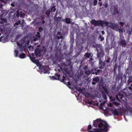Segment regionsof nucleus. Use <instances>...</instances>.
Here are the masks:
<instances>
[{
    "mask_svg": "<svg viewBox=\"0 0 132 132\" xmlns=\"http://www.w3.org/2000/svg\"><path fill=\"white\" fill-rule=\"evenodd\" d=\"M49 67L46 66L44 65L42 67L41 69V71L44 73H47L48 72Z\"/></svg>",
    "mask_w": 132,
    "mask_h": 132,
    "instance_id": "3",
    "label": "nucleus"
},
{
    "mask_svg": "<svg viewBox=\"0 0 132 132\" xmlns=\"http://www.w3.org/2000/svg\"><path fill=\"white\" fill-rule=\"evenodd\" d=\"M42 52L40 49L38 48H36L35 51V54L36 56L37 57H39L41 56L40 52Z\"/></svg>",
    "mask_w": 132,
    "mask_h": 132,
    "instance_id": "4",
    "label": "nucleus"
},
{
    "mask_svg": "<svg viewBox=\"0 0 132 132\" xmlns=\"http://www.w3.org/2000/svg\"><path fill=\"white\" fill-rule=\"evenodd\" d=\"M119 11L118 10V7L117 5H114L113 7V14L115 15L117 14H118Z\"/></svg>",
    "mask_w": 132,
    "mask_h": 132,
    "instance_id": "8",
    "label": "nucleus"
},
{
    "mask_svg": "<svg viewBox=\"0 0 132 132\" xmlns=\"http://www.w3.org/2000/svg\"><path fill=\"white\" fill-rule=\"evenodd\" d=\"M43 30V28L41 27H40L39 28V31L40 32H42Z\"/></svg>",
    "mask_w": 132,
    "mask_h": 132,
    "instance_id": "36",
    "label": "nucleus"
},
{
    "mask_svg": "<svg viewBox=\"0 0 132 132\" xmlns=\"http://www.w3.org/2000/svg\"><path fill=\"white\" fill-rule=\"evenodd\" d=\"M119 44L121 45L122 47H125L126 45V41L125 40H122L119 43Z\"/></svg>",
    "mask_w": 132,
    "mask_h": 132,
    "instance_id": "14",
    "label": "nucleus"
},
{
    "mask_svg": "<svg viewBox=\"0 0 132 132\" xmlns=\"http://www.w3.org/2000/svg\"><path fill=\"white\" fill-rule=\"evenodd\" d=\"M91 23L95 26H100L101 27L106 26L110 23L109 21L106 22L105 21L101 20H98L96 21L95 20H92Z\"/></svg>",
    "mask_w": 132,
    "mask_h": 132,
    "instance_id": "2",
    "label": "nucleus"
},
{
    "mask_svg": "<svg viewBox=\"0 0 132 132\" xmlns=\"http://www.w3.org/2000/svg\"><path fill=\"white\" fill-rule=\"evenodd\" d=\"M88 68V66L87 65L85 66L83 68V69L85 70H87V68Z\"/></svg>",
    "mask_w": 132,
    "mask_h": 132,
    "instance_id": "45",
    "label": "nucleus"
},
{
    "mask_svg": "<svg viewBox=\"0 0 132 132\" xmlns=\"http://www.w3.org/2000/svg\"><path fill=\"white\" fill-rule=\"evenodd\" d=\"M1 1L3 2L5 4H6L7 3L6 1H5V0H1Z\"/></svg>",
    "mask_w": 132,
    "mask_h": 132,
    "instance_id": "50",
    "label": "nucleus"
},
{
    "mask_svg": "<svg viewBox=\"0 0 132 132\" xmlns=\"http://www.w3.org/2000/svg\"><path fill=\"white\" fill-rule=\"evenodd\" d=\"M121 70V68L119 67L118 68V71L119 72Z\"/></svg>",
    "mask_w": 132,
    "mask_h": 132,
    "instance_id": "53",
    "label": "nucleus"
},
{
    "mask_svg": "<svg viewBox=\"0 0 132 132\" xmlns=\"http://www.w3.org/2000/svg\"><path fill=\"white\" fill-rule=\"evenodd\" d=\"M74 87L78 91L81 93H82V92L84 90V89L83 88L81 89L80 87H78L77 86H75Z\"/></svg>",
    "mask_w": 132,
    "mask_h": 132,
    "instance_id": "10",
    "label": "nucleus"
},
{
    "mask_svg": "<svg viewBox=\"0 0 132 132\" xmlns=\"http://www.w3.org/2000/svg\"><path fill=\"white\" fill-rule=\"evenodd\" d=\"M117 78L118 79V80H119L120 79H121V80L122 79V78L121 76H120V75H118L117 76Z\"/></svg>",
    "mask_w": 132,
    "mask_h": 132,
    "instance_id": "34",
    "label": "nucleus"
},
{
    "mask_svg": "<svg viewBox=\"0 0 132 132\" xmlns=\"http://www.w3.org/2000/svg\"><path fill=\"white\" fill-rule=\"evenodd\" d=\"M1 20L2 21L6 23L7 22V20L5 18H2L1 19Z\"/></svg>",
    "mask_w": 132,
    "mask_h": 132,
    "instance_id": "27",
    "label": "nucleus"
},
{
    "mask_svg": "<svg viewBox=\"0 0 132 132\" xmlns=\"http://www.w3.org/2000/svg\"><path fill=\"white\" fill-rule=\"evenodd\" d=\"M92 84L93 85H95L96 84V83L95 82H92Z\"/></svg>",
    "mask_w": 132,
    "mask_h": 132,
    "instance_id": "61",
    "label": "nucleus"
},
{
    "mask_svg": "<svg viewBox=\"0 0 132 132\" xmlns=\"http://www.w3.org/2000/svg\"><path fill=\"white\" fill-rule=\"evenodd\" d=\"M19 48H20L21 49V50L22 51L23 49L24 48V47L21 44H19Z\"/></svg>",
    "mask_w": 132,
    "mask_h": 132,
    "instance_id": "31",
    "label": "nucleus"
},
{
    "mask_svg": "<svg viewBox=\"0 0 132 132\" xmlns=\"http://www.w3.org/2000/svg\"><path fill=\"white\" fill-rule=\"evenodd\" d=\"M43 48L44 50V52H46V50L45 47L44 46H43Z\"/></svg>",
    "mask_w": 132,
    "mask_h": 132,
    "instance_id": "57",
    "label": "nucleus"
},
{
    "mask_svg": "<svg viewBox=\"0 0 132 132\" xmlns=\"http://www.w3.org/2000/svg\"><path fill=\"white\" fill-rule=\"evenodd\" d=\"M103 5L104 6H105V8L107 7L108 5V3H104Z\"/></svg>",
    "mask_w": 132,
    "mask_h": 132,
    "instance_id": "41",
    "label": "nucleus"
},
{
    "mask_svg": "<svg viewBox=\"0 0 132 132\" xmlns=\"http://www.w3.org/2000/svg\"><path fill=\"white\" fill-rule=\"evenodd\" d=\"M19 57L21 59H24L26 57V55L24 53H21L19 55Z\"/></svg>",
    "mask_w": 132,
    "mask_h": 132,
    "instance_id": "17",
    "label": "nucleus"
},
{
    "mask_svg": "<svg viewBox=\"0 0 132 132\" xmlns=\"http://www.w3.org/2000/svg\"><path fill=\"white\" fill-rule=\"evenodd\" d=\"M110 59H111V58L110 57H108L107 58V60H105L106 62L108 63H109L110 62Z\"/></svg>",
    "mask_w": 132,
    "mask_h": 132,
    "instance_id": "39",
    "label": "nucleus"
},
{
    "mask_svg": "<svg viewBox=\"0 0 132 132\" xmlns=\"http://www.w3.org/2000/svg\"><path fill=\"white\" fill-rule=\"evenodd\" d=\"M55 76H56L58 77V80H60L61 81L64 82L65 80H66V78L64 76H63V78L61 80L60 79V75L59 74H58L57 73H56L55 75Z\"/></svg>",
    "mask_w": 132,
    "mask_h": 132,
    "instance_id": "6",
    "label": "nucleus"
},
{
    "mask_svg": "<svg viewBox=\"0 0 132 132\" xmlns=\"http://www.w3.org/2000/svg\"><path fill=\"white\" fill-rule=\"evenodd\" d=\"M109 98L112 101H114L116 100L117 101V99H118V96L117 95H115V96H109Z\"/></svg>",
    "mask_w": 132,
    "mask_h": 132,
    "instance_id": "12",
    "label": "nucleus"
},
{
    "mask_svg": "<svg viewBox=\"0 0 132 132\" xmlns=\"http://www.w3.org/2000/svg\"><path fill=\"white\" fill-rule=\"evenodd\" d=\"M105 65V62H103L102 60H100L99 64V68L101 69H103Z\"/></svg>",
    "mask_w": 132,
    "mask_h": 132,
    "instance_id": "5",
    "label": "nucleus"
},
{
    "mask_svg": "<svg viewBox=\"0 0 132 132\" xmlns=\"http://www.w3.org/2000/svg\"><path fill=\"white\" fill-rule=\"evenodd\" d=\"M118 96V99H117V101H120V100H121L123 97V95L120 93H119L118 94H116Z\"/></svg>",
    "mask_w": 132,
    "mask_h": 132,
    "instance_id": "13",
    "label": "nucleus"
},
{
    "mask_svg": "<svg viewBox=\"0 0 132 132\" xmlns=\"http://www.w3.org/2000/svg\"><path fill=\"white\" fill-rule=\"evenodd\" d=\"M108 106H110L111 107H112L113 106V105L111 103H110L109 104H108Z\"/></svg>",
    "mask_w": 132,
    "mask_h": 132,
    "instance_id": "48",
    "label": "nucleus"
},
{
    "mask_svg": "<svg viewBox=\"0 0 132 132\" xmlns=\"http://www.w3.org/2000/svg\"><path fill=\"white\" fill-rule=\"evenodd\" d=\"M62 21L64 22H65L66 23L69 24L70 23V19L69 18H66L65 19H63Z\"/></svg>",
    "mask_w": 132,
    "mask_h": 132,
    "instance_id": "11",
    "label": "nucleus"
},
{
    "mask_svg": "<svg viewBox=\"0 0 132 132\" xmlns=\"http://www.w3.org/2000/svg\"><path fill=\"white\" fill-rule=\"evenodd\" d=\"M29 57L30 59L33 62V63H34L35 64H37L39 62V60H36L35 59V57H32L31 56H29Z\"/></svg>",
    "mask_w": 132,
    "mask_h": 132,
    "instance_id": "9",
    "label": "nucleus"
},
{
    "mask_svg": "<svg viewBox=\"0 0 132 132\" xmlns=\"http://www.w3.org/2000/svg\"><path fill=\"white\" fill-rule=\"evenodd\" d=\"M56 38H57V39H58L59 40L60 39V36H57L56 37Z\"/></svg>",
    "mask_w": 132,
    "mask_h": 132,
    "instance_id": "58",
    "label": "nucleus"
},
{
    "mask_svg": "<svg viewBox=\"0 0 132 132\" xmlns=\"http://www.w3.org/2000/svg\"><path fill=\"white\" fill-rule=\"evenodd\" d=\"M127 92V90L125 89L124 90V91L122 92V93L121 94L123 95V97L124 96H125V97H127L128 96Z\"/></svg>",
    "mask_w": 132,
    "mask_h": 132,
    "instance_id": "15",
    "label": "nucleus"
},
{
    "mask_svg": "<svg viewBox=\"0 0 132 132\" xmlns=\"http://www.w3.org/2000/svg\"><path fill=\"white\" fill-rule=\"evenodd\" d=\"M40 33L39 32H37V34L35 35L36 36L38 37V38H40Z\"/></svg>",
    "mask_w": 132,
    "mask_h": 132,
    "instance_id": "29",
    "label": "nucleus"
},
{
    "mask_svg": "<svg viewBox=\"0 0 132 132\" xmlns=\"http://www.w3.org/2000/svg\"><path fill=\"white\" fill-rule=\"evenodd\" d=\"M4 23L2 21H1L0 22V23L1 24H3Z\"/></svg>",
    "mask_w": 132,
    "mask_h": 132,
    "instance_id": "63",
    "label": "nucleus"
},
{
    "mask_svg": "<svg viewBox=\"0 0 132 132\" xmlns=\"http://www.w3.org/2000/svg\"><path fill=\"white\" fill-rule=\"evenodd\" d=\"M109 27H110L111 28H114V24L112 23H110V24L109 26Z\"/></svg>",
    "mask_w": 132,
    "mask_h": 132,
    "instance_id": "28",
    "label": "nucleus"
},
{
    "mask_svg": "<svg viewBox=\"0 0 132 132\" xmlns=\"http://www.w3.org/2000/svg\"><path fill=\"white\" fill-rule=\"evenodd\" d=\"M127 33L129 35H131V31H127Z\"/></svg>",
    "mask_w": 132,
    "mask_h": 132,
    "instance_id": "43",
    "label": "nucleus"
},
{
    "mask_svg": "<svg viewBox=\"0 0 132 132\" xmlns=\"http://www.w3.org/2000/svg\"><path fill=\"white\" fill-rule=\"evenodd\" d=\"M92 126L91 125H88L87 128L89 130H90L91 129H92Z\"/></svg>",
    "mask_w": 132,
    "mask_h": 132,
    "instance_id": "38",
    "label": "nucleus"
},
{
    "mask_svg": "<svg viewBox=\"0 0 132 132\" xmlns=\"http://www.w3.org/2000/svg\"><path fill=\"white\" fill-rule=\"evenodd\" d=\"M15 53L14 54H15V57H17L18 56V51L17 50H15L14 51Z\"/></svg>",
    "mask_w": 132,
    "mask_h": 132,
    "instance_id": "26",
    "label": "nucleus"
},
{
    "mask_svg": "<svg viewBox=\"0 0 132 132\" xmlns=\"http://www.w3.org/2000/svg\"><path fill=\"white\" fill-rule=\"evenodd\" d=\"M11 5L12 7H14L15 6L14 4L13 3H12L11 4Z\"/></svg>",
    "mask_w": 132,
    "mask_h": 132,
    "instance_id": "60",
    "label": "nucleus"
},
{
    "mask_svg": "<svg viewBox=\"0 0 132 132\" xmlns=\"http://www.w3.org/2000/svg\"><path fill=\"white\" fill-rule=\"evenodd\" d=\"M100 80L98 76H96L95 78H94L93 79V81L98 82Z\"/></svg>",
    "mask_w": 132,
    "mask_h": 132,
    "instance_id": "19",
    "label": "nucleus"
},
{
    "mask_svg": "<svg viewBox=\"0 0 132 132\" xmlns=\"http://www.w3.org/2000/svg\"><path fill=\"white\" fill-rule=\"evenodd\" d=\"M91 55V54L90 53H88L87 52L85 53L84 56L86 57L87 58H89Z\"/></svg>",
    "mask_w": 132,
    "mask_h": 132,
    "instance_id": "22",
    "label": "nucleus"
},
{
    "mask_svg": "<svg viewBox=\"0 0 132 132\" xmlns=\"http://www.w3.org/2000/svg\"><path fill=\"white\" fill-rule=\"evenodd\" d=\"M92 73L93 74H95L96 75H98V72H97L96 71L95 72H92Z\"/></svg>",
    "mask_w": 132,
    "mask_h": 132,
    "instance_id": "46",
    "label": "nucleus"
},
{
    "mask_svg": "<svg viewBox=\"0 0 132 132\" xmlns=\"http://www.w3.org/2000/svg\"><path fill=\"white\" fill-rule=\"evenodd\" d=\"M93 125L96 127H97L99 128H95L93 129L94 132H107L109 127V125L105 121H103L100 119H97L93 121Z\"/></svg>",
    "mask_w": 132,
    "mask_h": 132,
    "instance_id": "1",
    "label": "nucleus"
},
{
    "mask_svg": "<svg viewBox=\"0 0 132 132\" xmlns=\"http://www.w3.org/2000/svg\"><path fill=\"white\" fill-rule=\"evenodd\" d=\"M61 19V18L60 17H58L56 18V19L57 21H60Z\"/></svg>",
    "mask_w": 132,
    "mask_h": 132,
    "instance_id": "42",
    "label": "nucleus"
},
{
    "mask_svg": "<svg viewBox=\"0 0 132 132\" xmlns=\"http://www.w3.org/2000/svg\"><path fill=\"white\" fill-rule=\"evenodd\" d=\"M3 29L1 28H0V36L1 35V34L3 33Z\"/></svg>",
    "mask_w": 132,
    "mask_h": 132,
    "instance_id": "40",
    "label": "nucleus"
},
{
    "mask_svg": "<svg viewBox=\"0 0 132 132\" xmlns=\"http://www.w3.org/2000/svg\"><path fill=\"white\" fill-rule=\"evenodd\" d=\"M102 97L104 100L107 99V97L106 94L104 91H102Z\"/></svg>",
    "mask_w": 132,
    "mask_h": 132,
    "instance_id": "20",
    "label": "nucleus"
},
{
    "mask_svg": "<svg viewBox=\"0 0 132 132\" xmlns=\"http://www.w3.org/2000/svg\"><path fill=\"white\" fill-rule=\"evenodd\" d=\"M51 12L50 9H48L46 11L45 14L47 17H48L50 16Z\"/></svg>",
    "mask_w": 132,
    "mask_h": 132,
    "instance_id": "21",
    "label": "nucleus"
},
{
    "mask_svg": "<svg viewBox=\"0 0 132 132\" xmlns=\"http://www.w3.org/2000/svg\"><path fill=\"white\" fill-rule=\"evenodd\" d=\"M128 88L131 92L132 91V87L131 86H129L128 87Z\"/></svg>",
    "mask_w": 132,
    "mask_h": 132,
    "instance_id": "49",
    "label": "nucleus"
},
{
    "mask_svg": "<svg viewBox=\"0 0 132 132\" xmlns=\"http://www.w3.org/2000/svg\"><path fill=\"white\" fill-rule=\"evenodd\" d=\"M102 88L104 90V92L106 94H109V90L107 88H106L105 86H103Z\"/></svg>",
    "mask_w": 132,
    "mask_h": 132,
    "instance_id": "18",
    "label": "nucleus"
},
{
    "mask_svg": "<svg viewBox=\"0 0 132 132\" xmlns=\"http://www.w3.org/2000/svg\"><path fill=\"white\" fill-rule=\"evenodd\" d=\"M88 132H94V130H89Z\"/></svg>",
    "mask_w": 132,
    "mask_h": 132,
    "instance_id": "64",
    "label": "nucleus"
},
{
    "mask_svg": "<svg viewBox=\"0 0 132 132\" xmlns=\"http://www.w3.org/2000/svg\"><path fill=\"white\" fill-rule=\"evenodd\" d=\"M68 85L70 86L71 85V83L69 81H68L67 83Z\"/></svg>",
    "mask_w": 132,
    "mask_h": 132,
    "instance_id": "56",
    "label": "nucleus"
},
{
    "mask_svg": "<svg viewBox=\"0 0 132 132\" xmlns=\"http://www.w3.org/2000/svg\"><path fill=\"white\" fill-rule=\"evenodd\" d=\"M21 23V21L20 20H18L17 22H15L14 24V26H15V25L18 26Z\"/></svg>",
    "mask_w": 132,
    "mask_h": 132,
    "instance_id": "25",
    "label": "nucleus"
},
{
    "mask_svg": "<svg viewBox=\"0 0 132 132\" xmlns=\"http://www.w3.org/2000/svg\"><path fill=\"white\" fill-rule=\"evenodd\" d=\"M19 13L18 11H17L16 14V16L17 18H18L19 16Z\"/></svg>",
    "mask_w": 132,
    "mask_h": 132,
    "instance_id": "47",
    "label": "nucleus"
},
{
    "mask_svg": "<svg viewBox=\"0 0 132 132\" xmlns=\"http://www.w3.org/2000/svg\"><path fill=\"white\" fill-rule=\"evenodd\" d=\"M111 111L112 113L114 116H118L120 114V112L119 111L115 109H112Z\"/></svg>",
    "mask_w": 132,
    "mask_h": 132,
    "instance_id": "7",
    "label": "nucleus"
},
{
    "mask_svg": "<svg viewBox=\"0 0 132 132\" xmlns=\"http://www.w3.org/2000/svg\"><path fill=\"white\" fill-rule=\"evenodd\" d=\"M98 4L99 5V6H101L102 5V3L101 2H99L98 3Z\"/></svg>",
    "mask_w": 132,
    "mask_h": 132,
    "instance_id": "51",
    "label": "nucleus"
},
{
    "mask_svg": "<svg viewBox=\"0 0 132 132\" xmlns=\"http://www.w3.org/2000/svg\"><path fill=\"white\" fill-rule=\"evenodd\" d=\"M61 35V33L60 32L58 31L57 32V35Z\"/></svg>",
    "mask_w": 132,
    "mask_h": 132,
    "instance_id": "52",
    "label": "nucleus"
},
{
    "mask_svg": "<svg viewBox=\"0 0 132 132\" xmlns=\"http://www.w3.org/2000/svg\"><path fill=\"white\" fill-rule=\"evenodd\" d=\"M98 39H101V41H102L104 40V38L103 37H102L101 35H100L98 38Z\"/></svg>",
    "mask_w": 132,
    "mask_h": 132,
    "instance_id": "30",
    "label": "nucleus"
},
{
    "mask_svg": "<svg viewBox=\"0 0 132 132\" xmlns=\"http://www.w3.org/2000/svg\"><path fill=\"white\" fill-rule=\"evenodd\" d=\"M93 72V70H88V71H86L85 72V73L86 74L88 75H89L91 73Z\"/></svg>",
    "mask_w": 132,
    "mask_h": 132,
    "instance_id": "23",
    "label": "nucleus"
},
{
    "mask_svg": "<svg viewBox=\"0 0 132 132\" xmlns=\"http://www.w3.org/2000/svg\"><path fill=\"white\" fill-rule=\"evenodd\" d=\"M119 24L120 25V26L121 27H123V25L125 24V23L123 22H122L120 21L119 22Z\"/></svg>",
    "mask_w": 132,
    "mask_h": 132,
    "instance_id": "32",
    "label": "nucleus"
},
{
    "mask_svg": "<svg viewBox=\"0 0 132 132\" xmlns=\"http://www.w3.org/2000/svg\"><path fill=\"white\" fill-rule=\"evenodd\" d=\"M55 7L56 6L55 5L52 6L51 9V11L52 12H55L56 10Z\"/></svg>",
    "mask_w": 132,
    "mask_h": 132,
    "instance_id": "24",
    "label": "nucleus"
},
{
    "mask_svg": "<svg viewBox=\"0 0 132 132\" xmlns=\"http://www.w3.org/2000/svg\"><path fill=\"white\" fill-rule=\"evenodd\" d=\"M95 46H95L96 47H99V45L98 44H96V45Z\"/></svg>",
    "mask_w": 132,
    "mask_h": 132,
    "instance_id": "59",
    "label": "nucleus"
},
{
    "mask_svg": "<svg viewBox=\"0 0 132 132\" xmlns=\"http://www.w3.org/2000/svg\"><path fill=\"white\" fill-rule=\"evenodd\" d=\"M113 103L115 105L117 106L119 105V103L117 102H114Z\"/></svg>",
    "mask_w": 132,
    "mask_h": 132,
    "instance_id": "37",
    "label": "nucleus"
},
{
    "mask_svg": "<svg viewBox=\"0 0 132 132\" xmlns=\"http://www.w3.org/2000/svg\"><path fill=\"white\" fill-rule=\"evenodd\" d=\"M113 71L114 73H115L116 72V69L115 67L114 68Z\"/></svg>",
    "mask_w": 132,
    "mask_h": 132,
    "instance_id": "54",
    "label": "nucleus"
},
{
    "mask_svg": "<svg viewBox=\"0 0 132 132\" xmlns=\"http://www.w3.org/2000/svg\"><path fill=\"white\" fill-rule=\"evenodd\" d=\"M128 73V72H126V73L124 74V76L125 78H126L127 74Z\"/></svg>",
    "mask_w": 132,
    "mask_h": 132,
    "instance_id": "55",
    "label": "nucleus"
},
{
    "mask_svg": "<svg viewBox=\"0 0 132 132\" xmlns=\"http://www.w3.org/2000/svg\"><path fill=\"white\" fill-rule=\"evenodd\" d=\"M117 53H113V58H115L116 59L117 58Z\"/></svg>",
    "mask_w": 132,
    "mask_h": 132,
    "instance_id": "33",
    "label": "nucleus"
},
{
    "mask_svg": "<svg viewBox=\"0 0 132 132\" xmlns=\"http://www.w3.org/2000/svg\"><path fill=\"white\" fill-rule=\"evenodd\" d=\"M51 79L53 80H56L57 79L54 76H52L51 77Z\"/></svg>",
    "mask_w": 132,
    "mask_h": 132,
    "instance_id": "44",
    "label": "nucleus"
},
{
    "mask_svg": "<svg viewBox=\"0 0 132 132\" xmlns=\"http://www.w3.org/2000/svg\"><path fill=\"white\" fill-rule=\"evenodd\" d=\"M101 32L102 35H104L105 34V32L104 31H102Z\"/></svg>",
    "mask_w": 132,
    "mask_h": 132,
    "instance_id": "62",
    "label": "nucleus"
},
{
    "mask_svg": "<svg viewBox=\"0 0 132 132\" xmlns=\"http://www.w3.org/2000/svg\"><path fill=\"white\" fill-rule=\"evenodd\" d=\"M97 0H94V1L93 4L95 6L97 5Z\"/></svg>",
    "mask_w": 132,
    "mask_h": 132,
    "instance_id": "35",
    "label": "nucleus"
},
{
    "mask_svg": "<svg viewBox=\"0 0 132 132\" xmlns=\"http://www.w3.org/2000/svg\"><path fill=\"white\" fill-rule=\"evenodd\" d=\"M132 82V75L128 77V79L127 81V83L128 84H130Z\"/></svg>",
    "mask_w": 132,
    "mask_h": 132,
    "instance_id": "16",
    "label": "nucleus"
}]
</instances>
